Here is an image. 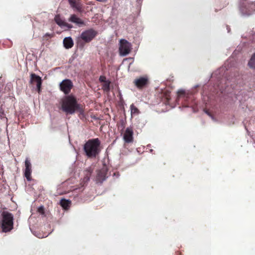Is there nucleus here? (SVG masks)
<instances>
[{"instance_id": "39448f33", "label": "nucleus", "mask_w": 255, "mask_h": 255, "mask_svg": "<svg viewBox=\"0 0 255 255\" xmlns=\"http://www.w3.org/2000/svg\"><path fill=\"white\" fill-rule=\"evenodd\" d=\"M97 33L96 31L93 29H89L83 31L81 33L80 38L85 42H89L96 36Z\"/></svg>"}, {"instance_id": "f8f14e48", "label": "nucleus", "mask_w": 255, "mask_h": 255, "mask_svg": "<svg viewBox=\"0 0 255 255\" xmlns=\"http://www.w3.org/2000/svg\"><path fill=\"white\" fill-rule=\"evenodd\" d=\"M63 44L66 49H69L73 47L74 44L72 38L68 37L64 39Z\"/></svg>"}, {"instance_id": "423d86ee", "label": "nucleus", "mask_w": 255, "mask_h": 255, "mask_svg": "<svg viewBox=\"0 0 255 255\" xmlns=\"http://www.w3.org/2000/svg\"><path fill=\"white\" fill-rule=\"evenodd\" d=\"M72 87L73 84L72 82L68 79L63 80L60 84V90L65 94L69 93Z\"/></svg>"}, {"instance_id": "412c9836", "label": "nucleus", "mask_w": 255, "mask_h": 255, "mask_svg": "<svg viewBox=\"0 0 255 255\" xmlns=\"http://www.w3.org/2000/svg\"><path fill=\"white\" fill-rule=\"evenodd\" d=\"M106 79V78L104 76H101L99 78V80L101 81V82H105V81H106L105 80Z\"/></svg>"}, {"instance_id": "f3484780", "label": "nucleus", "mask_w": 255, "mask_h": 255, "mask_svg": "<svg viewBox=\"0 0 255 255\" xmlns=\"http://www.w3.org/2000/svg\"><path fill=\"white\" fill-rule=\"evenodd\" d=\"M130 109L131 116L137 115L139 114V110L133 104L130 105Z\"/></svg>"}, {"instance_id": "f257e3e1", "label": "nucleus", "mask_w": 255, "mask_h": 255, "mask_svg": "<svg viewBox=\"0 0 255 255\" xmlns=\"http://www.w3.org/2000/svg\"><path fill=\"white\" fill-rule=\"evenodd\" d=\"M62 110L67 114H73L80 109L76 98L71 95L64 97L61 100Z\"/></svg>"}, {"instance_id": "0eeeda50", "label": "nucleus", "mask_w": 255, "mask_h": 255, "mask_svg": "<svg viewBox=\"0 0 255 255\" xmlns=\"http://www.w3.org/2000/svg\"><path fill=\"white\" fill-rule=\"evenodd\" d=\"M30 82L31 84H36L38 89V92H40L41 86L42 84L41 78L40 76L36 75L34 73H31L30 74Z\"/></svg>"}, {"instance_id": "7ed1b4c3", "label": "nucleus", "mask_w": 255, "mask_h": 255, "mask_svg": "<svg viewBox=\"0 0 255 255\" xmlns=\"http://www.w3.org/2000/svg\"><path fill=\"white\" fill-rule=\"evenodd\" d=\"M1 227L3 232L10 231L13 229V216L7 212L3 211L1 214Z\"/></svg>"}, {"instance_id": "dca6fc26", "label": "nucleus", "mask_w": 255, "mask_h": 255, "mask_svg": "<svg viewBox=\"0 0 255 255\" xmlns=\"http://www.w3.org/2000/svg\"><path fill=\"white\" fill-rule=\"evenodd\" d=\"M69 2L72 7L75 8L78 10L81 9V5L78 3H77L76 0H69Z\"/></svg>"}, {"instance_id": "9d476101", "label": "nucleus", "mask_w": 255, "mask_h": 255, "mask_svg": "<svg viewBox=\"0 0 255 255\" xmlns=\"http://www.w3.org/2000/svg\"><path fill=\"white\" fill-rule=\"evenodd\" d=\"M25 169L24 175L26 179L30 181L31 180V166L30 161L26 159L25 161Z\"/></svg>"}, {"instance_id": "4be33fe9", "label": "nucleus", "mask_w": 255, "mask_h": 255, "mask_svg": "<svg viewBox=\"0 0 255 255\" xmlns=\"http://www.w3.org/2000/svg\"><path fill=\"white\" fill-rule=\"evenodd\" d=\"M204 111L207 115H208L209 117L211 118H213L212 115L208 111L205 110Z\"/></svg>"}, {"instance_id": "aec40b11", "label": "nucleus", "mask_w": 255, "mask_h": 255, "mask_svg": "<svg viewBox=\"0 0 255 255\" xmlns=\"http://www.w3.org/2000/svg\"><path fill=\"white\" fill-rule=\"evenodd\" d=\"M184 93H185V91L183 90H179L177 92L178 96H181V95H184Z\"/></svg>"}, {"instance_id": "f03ea898", "label": "nucleus", "mask_w": 255, "mask_h": 255, "mask_svg": "<svg viewBox=\"0 0 255 255\" xmlns=\"http://www.w3.org/2000/svg\"><path fill=\"white\" fill-rule=\"evenodd\" d=\"M100 141L98 138L89 140L84 145V149L88 157H95L100 151Z\"/></svg>"}, {"instance_id": "9b49d317", "label": "nucleus", "mask_w": 255, "mask_h": 255, "mask_svg": "<svg viewBox=\"0 0 255 255\" xmlns=\"http://www.w3.org/2000/svg\"><path fill=\"white\" fill-rule=\"evenodd\" d=\"M54 20L56 23L61 27H66L68 29L72 28V25L66 23L60 17L59 15H56L54 17Z\"/></svg>"}, {"instance_id": "4468645a", "label": "nucleus", "mask_w": 255, "mask_h": 255, "mask_svg": "<svg viewBox=\"0 0 255 255\" xmlns=\"http://www.w3.org/2000/svg\"><path fill=\"white\" fill-rule=\"evenodd\" d=\"M71 204V202L65 199H62L60 201L61 206L65 209H67Z\"/></svg>"}, {"instance_id": "20e7f679", "label": "nucleus", "mask_w": 255, "mask_h": 255, "mask_svg": "<svg viewBox=\"0 0 255 255\" xmlns=\"http://www.w3.org/2000/svg\"><path fill=\"white\" fill-rule=\"evenodd\" d=\"M131 49V44L125 39H121L120 41L119 52L122 56H126L129 53Z\"/></svg>"}, {"instance_id": "ddd939ff", "label": "nucleus", "mask_w": 255, "mask_h": 255, "mask_svg": "<svg viewBox=\"0 0 255 255\" xmlns=\"http://www.w3.org/2000/svg\"><path fill=\"white\" fill-rule=\"evenodd\" d=\"M69 21L77 24H83L84 22L75 14L70 16Z\"/></svg>"}, {"instance_id": "6ab92c4d", "label": "nucleus", "mask_w": 255, "mask_h": 255, "mask_svg": "<svg viewBox=\"0 0 255 255\" xmlns=\"http://www.w3.org/2000/svg\"><path fill=\"white\" fill-rule=\"evenodd\" d=\"M37 211L39 214H40L41 215H44V207L43 206H41L39 207L37 209Z\"/></svg>"}, {"instance_id": "1a4fd4ad", "label": "nucleus", "mask_w": 255, "mask_h": 255, "mask_svg": "<svg viewBox=\"0 0 255 255\" xmlns=\"http://www.w3.org/2000/svg\"><path fill=\"white\" fill-rule=\"evenodd\" d=\"M124 139L127 142H130L133 139V131L131 128H127L124 134Z\"/></svg>"}, {"instance_id": "6e6552de", "label": "nucleus", "mask_w": 255, "mask_h": 255, "mask_svg": "<svg viewBox=\"0 0 255 255\" xmlns=\"http://www.w3.org/2000/svg\"><path fill=\"white\" fill-rule=\"evenodd\" d=\"M148 83V79L147 77H140L134 81L135 85L138 88H141L147 85Z\"/></svg>"}, {"instance_id": "2eb2a0df", "label": "nucleus", "mask_w": 255, "mask_h": 255, "mask_svg": "<svg viewBox=\"0 0 255 255\" xmlns=\"http://www.w3.org/2000/svg\"><path fill=\"white\" fill-rule=\"evenodd\" d=\"M248 65L251 68L255 69V53L252 56Z\"/></svg>"}, {"instance_id": "a211bd4d", "label": "nucleus", "mask_w": 255, "mask_h": 255, "mask_svg": "<svg viewBox=\"0 0 255 255\" xmlns=\"http://www.w3.org/2000/svg\"><path fill=\"white\" fill-rule=\"evenodd\" d=\"M110 83V82L108 81H105L103 85V89L105 91H108L109 90Z\"/></svg>"}, {"instance_id": "5701e85b", "label": "nucleus", "mask_w": 255, "mask_h": 255, "mask_svg": "<svg viewBox=\"0 0 255 255\" xmlns=\"http://www.w3.org/2000/svg\"><path fill=\"white\" fill-rule=\"evenodd\" d=\"M46 36H49L50 37H52L53 36V35L52 34H50L49 33H46L44 35V37H46Z\"/></svg>"}]
</instances>
